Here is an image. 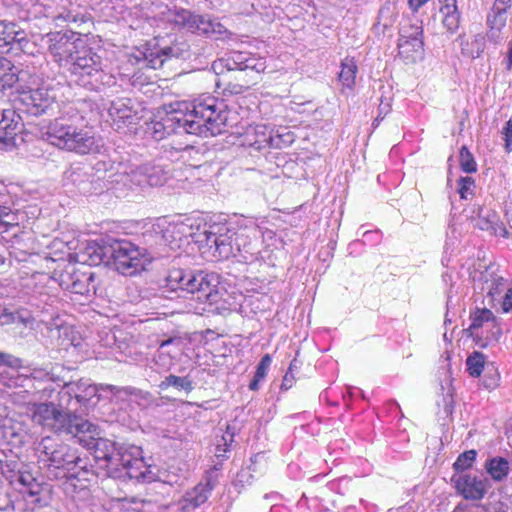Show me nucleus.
<instances>
[{
    "mask_svg": "<svg viewBox=\"0 0 512 512\" xmlns=\"http://www.w3.org/2000/svg\"><path fill=\"white\" fill-rule=\"evenodd\" d=\"M172 228L163 230L153 225L143 234L145 247H139L126 239H100L89 241L77 254L78 261L89 265L113 267L123 275H135L153 260L166 255L165 247L173 234Z\"/></svg>",
    "mask_w": 512,
    "mask_h": 512,
    "instance_id": "f257e3e1",
    "label": "nucleus"
},
{
    "mask_svg": "<svg viewBox=\"0 0 512 512\" xmlns=\"http://www.w3.org/2000/svg\"><path fill=\"white\" fill-rule=\"evenodd\" d=\"M32 420L44 429L58 435H70L88 450L94 451V458L108 476H117L116 466L120 456L128 445L99 437L96 425L75 413L64 412L52 402L39 403L34 406Z\"/></svg>",
    "mask_w": 512,
    "mask_h": 512,
    "instance_id": "f03ea898",
    "label": "nucleus"
},
{
    "mask_svg": "<svg viewBox=\"0 0 512 512\" xmlns=\"http://www.w3.org/2000/svg\"><path fill=\"white\" fill-rule=\"evenodd\" d=\"M228 114L224 101L213 96H205L195 100L191 110H173L161 120L152 122L149 130L152 137L158 141L171 134L216 136L223 133L228 125Z\"/></svg>",
    "mask_w": 512,
    "mask_h": 512,
    "instance_id": "7ed1b4c3",
    "label": "nucleus"
},
{
    "mask_svg": "<svg viewBox=\"0 0 512 512\" xmlns=\"http://www.w3.org/2000/svg\"><path fill=\"white\" fill-rule=\"evenodd\" d=\"M220 279L215 273L180 268L173 265L165 278L166 288L177 297L187 298L213 305L221 299Z\"/></svg>",
    "mask_w": 512,
    "mask_h": 512,
    "instance_id": "20e7f679",
    "label": "nucleus"
},
{
    "mask_svg": "<svg viewBox=\"0 0 512 512\" xmlns=\"http://www.w3.org/2000/svg\"><path fill=\"white\" fill-rule=\"evenodd\" d=\"M38 460L56 478L76 477L87 468L86 458L79 450L55 436H45L35 447Z\"/></svg>",
    "mask_w": 512,
    "mask_h": 512,
    "instance_id": "39448f33",
    "label": "nucleus"
},
{
    "mask_svg": "<svg viewBox=\"0 0 512 512\" xmlns=\"http://www.w3.org/2000/svg\"><path fill=\"white\" fill-rule=\"evenodd\" d=\"M66 63L70 81L88 90L98 91L111 82V75L103 69L101 56L90 47L70 51Z\"/></svg>",
    "mask_w": 512,
    "mask_h": 512,
    "instance_id": "423d86ee",
    "label": "nucleus"
},
{
    "mask_svg": "<svg viewBox=\"0 0 512 512\" xmlns=\"http://www.w3.org/2000/svg\"><path fill=\"white\" fill-rule=\"evenodd\" d=\"M167 20L180 30L212 38L215 40L229 39L232 33L217 19L209 15H201L184 8L169 9Z\"/></svg>",
    "mask_w": 512,
    "mask_h": 512,
    "instance_id": "0eeeda50",
    "label": "nucleus"
},
{
    "mask_svg": "<svg viewBox=\"0 0 512 512\" xmlns=\"http://www.w3.org/2000/svg\"><path fill=\"white\" fill-rule=\"evenodd\" d=\"M13 106L20 114L39 117L53 113L57 108V92L51 85L42 84L19 92Z\"/></svg>",
    "mask_w": 512,
    "mask_h": 512,
    "instance_id": "6e6552de",
    "label": "nucleus"
},
{
    "mask_svg": "<svg viewBox=\"0 0 512 512\" xmlns=\"http://www.w3.org/2000/svg\"><path fill=\"white\" fill-rule=\"evenodd\" d=\"M211 68L217 76H223L226 72L232 71L246 72L250 76V81H255L265 71L266 60L251 52L232 51L215 60Z\"/></svg>",
    "mask_w": 512,
    "mask_h": 512,
    "instance_id": "1a4fd4ad",
    "label": "nucleus"
},
{
    "mask_svg": "<svg viewBox=\"0 0 512 512\" xmlns=\"http://www.w3.org/2000/svg\"><path fill=\"white\" fill-rule=\"evenodd\" d=\"M117 386L110 384H88L85 381H79L77 383H68L60 390V405L54 404L57 408L64 412H69L63 408L64 405L69 406L71 399L74 397L80 404L86 405L93 401L94 404L101 401L102 399L110 398L104 395L103 392H111L116 394Z\"/></svg>",
    "mask_w": 512,
    "mask_h": 512,
    "instance_id": "9d476101",
    "label": "nucleus"
},
{
    "mask_svg": "<svg viewBox=\"0 0 512 512\" xmlns=\"http://www.w3.org/2000/svg\"><path fill=\"white\" fill-rule=\"evenodd\" d=\"M140 456V448L128 445L125 452L120 456L119 463L116 466L117 476H110L115 479L145 481L147 466Z\"/></svg>",
    "mask_w": 512,
    "mask_h": 512,
    "instance_id": "9b49d317",
    "label": "nucleus"
},
{
    "mask_svg": "<svg viewBox=\"0 0 512 512\" xmlns=\"http://www.w3.org/2000/svg\"><path fill=\"white\" fill-rule=\"evenodd\" d=\"M190 56L189 45L184 40L174 39L170 43L158 42L154 50L145 54L147 66L159 69L172 58L186 59Z\"/></svg>",
    "mask_w": 512,
    "mask_h": 512,
    "instance_id": "f8f14e48",
    "label": "nucleus"
},
{
    "mask_svg": "<svg viewBox=\"0 0 512 512\" xmlns=\"http://www.w3.org/2000/svg\"><path fill=\"white\" fill-rule=\"evenodd\" d=\"M190 56L189 45L184 40L174 39L170 43L158 42L154 50L145 54L147 66L159 69L172 58L186 59Z\"/></svg>",
    "mask_w": 512,
    "mask_h": 512,
    "instance_id": "ddd939ff",
    "label": "nucleus"
},
{
    "mask_svg": "<svg viewBox=\"0 0 512 512\" xmlns=\"http://www.w3.org/2000/svg\"><path fill=\"white\" fill-rule=\"evenodd\" d=\"M169 177L170 169L159 163H145L127 175L131 183L140 187L162 186Z\"/></svg>",
    "mask_w": 512,
    "mask_h": 512,
    "instance_id": "4468645a",
    "label": "nucleus"
},
{
    "mask_svg": "<svg viewBox=\"0 0 512 512\" xmlns=\"http://www.w3.org/2000/svg\"><path fill=\"white\" fill-rule=\"evenodd\" d=\"M77 115L69 118L62 116L53 120L47 127V140L59 149L66 150L78 127L75 125Z\"/></svg>",
    "mask_w": 512,
    "mask_h": 512,
    "instance_id": "2eb2a0df",
    "label": "nucleus"
},
{
    "mask_svg": "<svg viewBox=\"0 0 512 512\" xmlns=\"http://www.w3.org/2000/svg\"><path fill=\"white\" fill-rule=\"evenodd\" d=\"M29 44L27 33L17 23L0 20V55L11 51H24Z\"/></svg>",
    "mask_w": 512,
    "mask_h": 512,
    "instance_id": "dca6fc26",
    "label": "nucleus"
},
{
    "mask_svg": "<svg viewBox=\"0 0 512 512\" xmlns=\"http://www.w3.org/2000/svg\"><path fill=\"white\" fill-rule=\"evenodd\" d=\"M206 244L215 248V253L220 259L233 257V245H236L235 229L219 228L218 232L205 231Z\"/></svg>",
    "mask_w": 512,
    "mask_h": 512,
    "instance_id": "f3484780",
    "label": "nucleus"
},
{
    "mask_svg": "<svg viewBox=\"0 0 512 512\" xmlns=\"http://www.w3.org/2000/svg\"><path fill=\"white\" fill-rule=\"evenodd\" d=\"M182 344L180 337H169L162 340L154 355L155 365L164 371H169L182 350Z\"/></svg>",
    "mask_w": 512,
    "mask_h": 512,
    "instance_id": "a211bd4d",
    "label": "nucleus"
},
{
    "mask_svg": "<svg viewBox=\"0 0 512 512\" xmlns=\"http://www.w3.org/2000/svg\"><path fill=\"white\" fill-rule=\"evenodd\" d=\"M101 138L96 137L91 131L82 128L77 129L71 142H69L66 151L78 155H87L99 153L102 148Z\"/></svg>",
    "mask_w": 512,
    "mask_h": 512,
    "instance_id": "6ab92c4d",
    "label": "nucleus"
},
{
    "mask_svg": "<svg viewBox=\"0 0 512 512\" xmlns=\"http://www.w3.org/2000/svg\"><path fill=\"white\" fill-rule=\"evenodd\" d=\"M108 114L118 129L133 124L138 119L137 111L129 98H120L112 101Z\"/></svg>",
    "mask_w": 512,
    "mask_h": 512,
    "instance_id": "aec40b11",
    "label": "nucleus"
},
{
    "mask_svg": "<svg viewBox=\"0 0 512 512\" xmlns=\"http://www.w3.org/2000/svg\"><path fill=\"white\" fill-rule=\"evenodd\" d=\"M453 480L455 481L456 489L465 499L480 500L487 492V480L478 479L467 474L459 475L457 478H453Z\"/></svg>",
    "mask_w": 512,
    "mask_h": 512,
    "instance_id": "412c9836",
    "label": "nucleus"
},
{
    "mask_svg": "<svg viewBox=\"0 0 512 512\" xmlns=\"http://www.w3.org/2000/svg\"><path fill=\"white\" fill-rule=\"evenodd\" d=\"M23 121L18 110L7 109L3 120H0V141L10 143L22 131Z\"/></svg>",
    "mask_w": 512,
    "mask_h": 512,
    "instance_id": "4be33fe9",
    "label": "nucleus"
},
{
    "mask_svg": "<svg viewBox=\"0 0 512 512\" xmlns=\"http://www.w3.org/2000/svg\"><path fill=\"white\" fill-rule=\"evenodd\" d=\"M215 484L211 477L205 478V481L197 484L191 491H188L184 496V501L188 506L197 508L204 504L211 495Z\"/></svg>",
    "mask_w": 512,
    "mask_h": 512,
    "instance_id": "5701e85b",
    "label": "nucleus"
},
{
    "mask_svg": "<svg viewBox=\"0 0 512 512\" xmlns=\"http://www.w3.org/2000/svg\"><path fill=\"white\" fill-rule=\"evenodd\" d=\"M457 41L462 55L471 59L479 58L486 47V37L482 33L474 35L471 41L466 40L464 35H459Z\"/></svg>",
    "mask_w": 512,
    "mask_h": 512,
    "instance_id": "b1692460",
    "label": "nucleus"
},
{
    "mask_svg": "<svg viewBox=\"0 0 512 512\" xmlns=\"http://www.w3.org/2000/svg\"><path fill=\"white\" fill-rule=\"evenodd\" d=\"M512 8V0H494L486 16V24L506 26Z\"/></svg>",
    "mask_w": 512,
    "mask_h": 512,
    "instance_id": "393cba45",
    "label": "nucleus"
},
{
    "mask_svg": "<svg viewBox=\"0 0 512 512\" xmlns=\"http://www.w3.org/2000/svg\"><path fill=\"white\" fill-rule=\"evenodd\" d=\"M158 388L161 391H166L169 388H173L177 392H183L188 395L194 390V381L190 375L177 376L174 374H169L165 376L163 380H161V382L158 384Z\"/></svg>",
    "mask_w": 512,
    "mask_h": 512,
    "instance_id": "a878e982",
    "label": "nucleus"
},
{
    "mask_svg": "<svg viewBox=\"0 0 512 512\" xmlns=\"http://www.w3.org/2000/svg\"><path fill=\"white\" fill-rule=\"evenodd\" d=\"M116 395L124 401L127 399L135 401L139 406L143 408L151 406L155 401L151 393L130 386H117Z\"/></svg>",
    "mask_w": 512,
    "mask_h": 512,
    "instance_id": "bb28decb",
    "label": "nucleus"
},
{
    "mask_svg": "<svg viewBox=\"0 0 512 512\" xmlns=\"http://www.w3.org/2000/svg\"><path fill=\"white\" fill-rule=\"evenodd\" d=\"M18 80V69L9 59L0 55V92L13 88Z\"/></svg>",
    "mask_w": 512,
    "mask_h": 512,
    "instance_id": "cd10ccee",
    "label": "nucleus"
},
{
    "mask_svg": "<svg viewBox=\"0 0 512 512\" xmlns=\"http://www.w3.org/2000/svg\"><path fill=\"white\" fill-rule=\"evenodd\" d=\"M499 217L491 209L480 207L477 217L474 219V226L483 231L490 232L491 235H497V226Z\"/></svg>",
    "mask_w": 512,
    "mask_h": 512,
    "instance_id": "c85d7f7f",
    "label": "nucleus"
},
{
    "mask_svg": "<svg viewBox=\"0 0 512 512\" xmlns=\"http://www.w3.org/2000/svg\"><path fill=\"white\" fill-rule=\"evenodd\" d=\"M484 289L487 290V297L490 298V303H494V301L500 302L509 288L504 277L491 274L490 278L485 281Z\"/></svg>",
    "mask_w": 512,
    "mask_h": 512,
    "instance_id": "c756f323",
    "label": "nucleus"
},
{
    "mask_svg": "<svg viewBox=\"0 0 512 512\" xmlns=\"http://www.w3.org/2000/svg\"><path fill=\"white\" fill-rule=\"evenodd\" d=\"M471 324L467 331L470 332L474 338H479L478 330L484 327L485 324L489 325L495 321V316L487 308H476L474 312L470 314Z\"/></svg>",
    "mask_w": 512,
    "mask_h": 512,
    "instance_id": "7c9ffc66",
    "label": "nucleus"
},
{
    "mask_svg": "<svg viewBox=\"0 0 512 512\" xmlns=\"http://www.w3.org/2000/svg\"><path fill=\"white\" fill-rule=\"evenodd\" d=\"M485 469L495 481H502L510 472L508 460L500 456L487 459Z\"/></svg>",
    "mask_w": 512,
    "mask_h": 512,
    "instance_id": "2f4dec72",
    "label": "nucleus"
},
{
    "mask_svg": "<svg viewBox=\"0 0 512 512\" xmlns=\"http://www.w3.org/2000/svg\"><path fill=\"white\" fill-rule=\"evenodd\" d=\"M69 291L80 295H89L91 292L95 294L96 285L94 273L80 271L78 278H75V281L73 285L70 286Z\"/></svg>",
    "mask_w": 512,
    "mask_h": 512,
    "instance_id": "473e14b6",
    "label": "nucleus"
},
{
    "mask_svg": "<svg viewBox=\"0 0 512 512\" xmlns=\"http://www.w3.org/2000/svg\"><path fill=\"white\" fill-rule=\"evenodd\" d=\"M30 320L31 316L27 310H12L11 308L0 305V323L2 325L11 323H21L26 325Z\"/></svg>",
    "mask_w": 512,
    "mask_h": 512,
    "instance_id": "72a5a7b5",
    "label": "nucleus"
},
{
    "mask_svg": "<svg viewBox=\"0 0 512 512\" xmlns=\"http://www.w3.org/2000/svg\"><path fill=\"white\" fill-rule=\"evenodd\" d=\"M357 73V65L352 58H345L341 63V71L339 73V81L342 86L352 89L355 85Z\"/></svg>",
    "mask_w": 512,
    "mask_h": 512,
    "instance_id": "f704fd0d",
    "label": "nucleus"
},
{
    "mask_svg": "<svg viewBox=\"0 0 512 512\" xmlns=\"http://www.w3.org/2000/svg\"><path fill=\"white\" fill-rule=\"evenodd\" d=\"M440 12L443 14V27L451 34L455 33L460 24L461 14L458 7H441Z\"/></svg>",
    "mask_w": 512,
    "mask_h": 512,
    "instance_id": "c9c22d12",
    "label": "nucleus"
},
{
    "mask_svg": "<svg viewBox=\"0 0 512 512\" xmlns=\"http://www.w3.org/2000/svg\"><path fill=\"white\" fill-rule=\"evenodd\" d=\"M400 37L412 39L414 47L423 48V28L420 25L403 26L400 30Z\"/></svg>",
    "mask_w": 512,
    "mask_h": 512,
    "instance_id": "e433bc0d",
    "label": "nucleus"
},
{
    "mask_svg": "<svg viewBox=\"0 0 512 512\" xmlns=\"http://www.w3.org/2000/svg\"><path fill=\"white\" fill-rule=\"evenodd\" d=\"M484 363V355L480 352H474L466 359L467 371L472 377H478L484 369Z\"/></svg>",
    "mask_w": 512,
    "mask_h": 512,
    "instance_id": "4c0bfd02",
    "label": "nucleus"
},
{
    "mask_svg": "<svg viewBox=\"0 0 512 512\" xmlns=\"http://www.w3.org/2000/svg\"><path fill=\"white\" fill-rule=\"evenodd\" d=\"M477 457L476 450H468L461 453L453 464V468L456 472H464L472 467Z\"/></svg>",
    "mask_w": 512,
    "mask_h": 512,
    "instance_id": "58836bf2",
    "label": "nucleus"
},
{
    "mask_svg": "<svg viewBox=\"0 0 512 512\" xmlns=\"http://www.w3.org/2000/svg\"><path fill=\"white\" fill-rule=\"evenodd\" d=\"M459 164L460 168L465 173H475L477 171V164L474 156L466 146H462L459 151Z\"/></svg>",
    "mask_w": 512,
    "mask_h": 512,
    "instance_id": "ea45409f",
    "label": "nucleus"
},
{
    "mask_svg": "<svg viewBox=\"0 0 512 512\" xmlns=\"http://www.w3.org/2000/svg\"><path fill=\"white\" fill-rule=\"evenodd\" d=\"M65 178L68 182L81 188V186L89 182V175L84 171L82 167H71L65 173Z\"/></svg>",
    "mask_w": 512,
    "mask_h": 512,
    "instance_id": "a19ab883",
    "label": "nucleus"
},
{
    "mask_svg": "<svg viewBox=\"0 0 512 512\" xmlns=\"http://www.w3.org/2000/svg\"><path fill=\"white\" fill-rule=\"evenodd\" d=\"M79 270L73 265H68L58 276L59 285L62 289L69 291L73 285L75 278H78Z\"/></svg>",
    "mask_w": 512,
    "mask_h": 512,
    "instance_id": "79ce46f5",
    "label": "nucleus"
},
{
    "mask_svg": "<svg viewBox=\"0 0 512 512\" xmlns=\"http://www.w3.org/2000/svg\"><path fill=\"white\" fill-rule=\"evenodd\" d=\"M249 81L246 84L232 83L231 81L225 82L223 79L218 78L216 80V87L220 88L223 86V93L225 95H238L242 94L245 90L249 88Z\"/></svg>",
    "mask_w": 512,
    "mask_h": 512,
    "instance_id": "37998d69",
    "label": "nucleus"
},
{
    "mask_svg": "<svg viewBox=\"0 0 512 512\" xmlns=\"http://www.w3.org/2000/svg\"><path fill=\"white\" fill-rule=\"evenodd\" d=\"M474 188H475V181L472 177L466 176V177H460L458 179L457 191H458L461 199H468L469 196H472Z\"/></svg>",
    "mask_w": 512,
    "mask_h": 512,
    "instance_id": "c03bdc74",
    "label": "nucleus"
},
{
    "mask_svg": "<svg viewBox=\"0 0 512 512\" xmlns=\"http://www.w3.org/2000/svg\"><path fill=\"white\" fill-rule=\"evenodd\" d=\"M504 140V149L507 153L512 152V117L505 123L501 130Z\"/></svg>",
    "mask_w": 512,
    "mask_h": 512,
    "instance_id": "a18cd8bd",
    "label": "nucleus"
},
{
    "mask_svg": "<svg viewBox=\"0 0 512 512\" xmlns=\"http://www.w3.org/2000/svg\"><path fill=\"white\" fill-rule=\"evenodd\" d=\"M488 30L486 33L487 39L493 44H499L502 41L501 31L505 26H496L487 24Z\"/></svg>",
    "mask_w": 512,
    "mask_h": 512,
    "instance_id": "49530a36",
    "label": "nucleus"
},
{
    "mask_svg": "<svg viewBox=\"0 0 512 512\" xmlns=\"http://www.w3.org/2000/svg\"><path fill=\"white\" fill-rule=\"evenodd\" d=\"M499 383V374L496 370H486L484 378H483V384L488 389H494L498 386Z\"/></svg>",
    "mask_w": 512,
    "mask_h": 512,
    "instance_id": "de8ad7c7",
    "label": "nucleus"
},
{
    "mask_svg": "<svg viewBox=\"0 0 512 512\" xmlns=\"http://www.w3.org/2000/svg\"><path fill=\"white\" fill-rule=\"evenodd\" d=\"M236 237L235 243L236 245H233L235 248L233 249V257L237 255V253H240L242 250H246V244H247V237L245 236L243 231H238L235 229V235Z\"/></svg>",
    "mask_w": 512,
    "mask_h": 512,
    "instance_id": "09e8293b",
    "label": "nucleus"
},
{
    "mask_svg": "<svg viewBox=\"0 0 512 512\" xmlns=\"http://www.w3.org/2000/svg\"><path fill=\"white\" fill-rule=\"evenodd\" d=\"M272 358L269 354H265L260 362L257 364L255 373L258 374V377H266L267 371L271 365Z\"/></svg>",
    "mask_w": 512,
    "mask_h": 512,
    "instance_id": "8fccbe9b",
    "label": "nucleus"
},
{
    "mask_svg": "<svg viewBox=\"0 0 512 512\" xmlns=\"http://www.w3.org/2000/svg\"><path fill=\"white\" fill-rule=\"evenodd\" d=\"M23 381H25V379L19 374L15 375V376L13 375L10 377L1 376V379H0V382L3 383V385L5 387H7L8 389L22 386V384H20V382H23Z\"/></svg>",
    "mask_w": 512,
    "mask_h": 512,
    "instance_id": "3c124183",
    "label": "nucleus"
},
{
    "mask_svg": "<svg viewBox=\"0 0 512 512\" xmlns=\"http://www.w3.org/2000/svg\"><path fill=\"white\" fill-rule=\"evenodd\" d=\"M398 48L400 50V53H402V52H405V53L418 52L423 49V48L414 47V43L412 42V39H405L403 37H399Z\"/></svg>",
    "mask_w": 512,
    "mask_h": 512,
    "instance_id": "603ef678",
    "label": "nucleus"
},
{
    "mask_svg": "<svg viewBox=\"0 0 512 512\" xmlns=\"http://www.w3.org/2000/svg\"><path fill=\"white\" fill-rule=\"evenodd\" d=\"M9 208L0 205V233H6L10 230V228L14 227L13 224L3 220L4 216L9 215Z\"/></svg>",
    "mask_w": 512,
    "mask_h": 512,
    "instance_id": "864d4df0",
    "label": "nucleus"
},
{
    "mask_svg": "<svg viewBox=\"0 0 512 512\" xmlns=\"http://www.w3.org/2000/svg\"><path fill=\"white\" fill-rule=\"evenodd\" d=\"M391 110L390 100L388 98L381 97L379 107H378V115L376 117V121L379 119H383Z\"/></svg>",
    "mask_w": 512,
    "mask_h": 512,
    "instance_id": "5fc2aeb1",
    "label": "nucleus"
},
{
    "mask_svg": "<svg viewBox=\"0 0 512 512\" xmlns=\"http://www.w3.org/2000/svg\"><path fill=\"white\" fill-rule=\"evenodd\" d=\"M159 226L163 230H166L168 228L174 229L172 237L169 238V243L165 247V250H164V252L166 253V255L164 257H168L169 256L168 250H173L175 247H179V244L177 243V239L174 237V234H175L176 230L180 231V228H177V226H175V225H169L166 228H163L161 225H159Z\"/></svg>",
    "mask_w": 512,
    "mask_h": 512,
    "instance_id": "6e6d98bb",
    "label": "nucleus"
},
{
    "mask_svg": "<svg viewBox=\"0 0 512 512\" xmlns=\"http://www.w3.org/2000/svg\"><path fill=\"white\" fill-rule=\"evenodd\" d=\"M18 367L19 360L11 354L0 352V366Z\"/></svg>",
    "mask_w": 512,
    "mask_h": 512,
    "instance_id": "4d7b16f0",
    "label": "nucleus"
},
{
    "mask_svg": "<svg viewBox=\"0 0 512 512\" xmlns=\"http://www.w3.org/2000/svg\"><path fill=\"white\" fill-rule=\"evenodd\" d=\"M502 310L505 313L512 312V288L508 289L502 297L501 301Z\"/></svg>",
    "mask_w": 512,
    "mask_h": 512,
    "instance_id": "13d9d810",
    "label": "nucleus"
},
{
    "mask_svg": "<svg viewBox=\"0 0 512 512\" xmlns=\"http://www.w3.org/2000/svg\"><path fill=\"white\" fill-rule=\"evenodd\" d=\"M55 19L62 20L63 22H76L77 16L71 11H63L62 13H59Z\"/></svg>",
    "mask_w": 512,
    "mask_h": 512,
    "instance_id": "bf43d9fd",
    "label": "nucleus"
},
{
    "mask_svg": "<svg viewBox=\"0 0 512 512\" xmlns=\"http://www.w3.org/2000/svg\"><path fill=\"white\" fill-rule=\"evenodd\" d=\"M294 380H295V377H294L293 373L286 372V374L284 375L283 380H282L281 389L282 390L290 389L293 385Z\"/></svg>",
    "mask_w": 512,
    "mask_h": 512,
    "instance_id": "052dcab7",
    "label": "nucleus"
},
{
    "mask_svg": "<svg viewBox=\"0 0 512 512\" xmlns=\"http://www.w3.org/2000/svg\"><path fill=\"white\" fill-rule=\"evenodd\" d=\"M510 499L505 496L499 501V507L495 508V512H507L509 509Z\"/></svg>",
    "mask_w": 512,
    "mask_h": 512,
    "instance_id": "680f3d73",
    "label": "nucleus"
},
{
    "mask_svg": "<svg viewBox=\"0 0 512 512\" xmlns=\"http://www.w3.org/2000/svg\"><path fill=\"white\" fill-rule=\"evenodd\" d=\"M429 0H409L408 4L412 11H418Z\"/></svg>",
    "mask_w": 512,
    "mask_h": 512,
    "instance_id": "e2e57ef3",
    "label": "nucleus"
},
{
    "mask_svg": "<svg viewBox=\"0 0 512 512\" xmlns=\"http://www.w3.org/2000/svg\"><path fill=\"white\" fill-rule=\"evenodd\" d=\"M264 378L265 377H258V374L255 373L253 379L251 380V382L249 384V389L252 390V391H257L259 389L260 382Z\"/></svg>",
    "mask_w": 512,
    "mask_h": 512,
    "instance_id": "0e129e2a",
    "label": "nucleus"
},
{
    "mask_svg": "<svg viewBox=\"0 0 512 512\" xmlns=\"http://www.w3.org/2000/svg\"><path fill=\"white\" fill-rule=\"evenodd\" d=\"M497 235H499V236H501L503 238H508L509 237V232L499 222H498V226H497Z\"/></svg>",
    "mask_w": 512,
    "mask_h": 512,
    "instance_id": "69168bd1",
    "label": "nucleus"
},
{
    "mask_svg": "<svg viewBox=\"0 0 512 512\" xmlns=\"http://www.w3.org/2000/svg\"><path fill=\"white\" fill-rule=\"evenodd\" d=\"M442 2L444 3L442 7H451V9L458 7L457 0H442Z\"/></svg>",
    "mask_w": 512,
    "mask_h": 512,
    "instance_id": "338daca9",
    "label": "nucleus"
},
{
    "mask_svg": "<svg viewBox=\"0 0 512 512\" xmlns=\"http://www.w3.org/2000/svg\"><path fill=\"white\" fill-rule=\"evenodd\" d=\"M104 395H107L109 396L110 398H108L107 400L108 401H113V400H116V401H123L119 396H117L116 394L114 393H111V392H103Z\"/></svg>",
    "mask_w": 512,
    "mask_h": 512,
    "instance_id": "774afa93",
    "label": "nucleus"
}]
</instances>
